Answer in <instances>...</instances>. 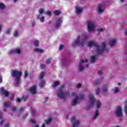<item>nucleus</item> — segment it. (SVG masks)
Returning a JSON list of instances; mask_svg holds the SVG:
<instances>
[{"instance_id": "nucleus-52", "label": "nucleus", "mask_w": 127, "mask_h": 127, "mask_svg": "<svg viewBox=\"0 0 127 127\" xmlns=\"http://www.w3.org/2000/svg\"><path fill=\"white\" fill-rule=\"evenodd\" d=\"M102 73H103V71H102V70H99V71L98 72V75H102Z\"/></svg>"}, {"instance_id": "nucleus-46", "label": "nucleus", "mask_w": 127, "mask_h": 127, "mask_svg": "<svg viewBox=\"0 0 127 127\" xmlns=\"http://www.w3.org/2000/svg\"><path fill=\"white\" fill-rule=\"evenodd\" d=\"M30 123H31V124H36V121H35L34 120H33V119H31L30 121Z\"/></svg>"}, {"instance_id": "nucleus-4", "label": "nucleus", "mask_w": 127, "mask_h": 127, "mask_svg": "<svg viewBox=\"0 0 127 127\" xmlns=\"http://www.w3.org/2000/svg\"><path fill=\"white\" fill-rule=\"evenodd\" d=\"M64 88H65V85H62L58 91V97L60 99H64L65 97H67L70 94L68 91L63 92Z\"/></svg>"}, {"instance_id": "nucleus-20", "label": "nucleus", "mask_w": 127, "mask_h": 127, "mask_svg": "<svg viewBox=\"0 0 127 127\" xmlns=\"http://www.w3.org/2000/svg\"><path fill=\"white\" fill-rule=\"evenodd\" d=\"M44 76H45V72H44V71L41 72L39 75V79H43V78H44Z\"/></svg>"}, {"instance_id": "nucleus-5", "label": "nucleus", "mask_w": 127, "mask_h": 127, "mask_svg": "<svg viewBox=\"0 0 127 127\" xmlns=\"http://www.w3.org/2000/svg\"><path fill=\"white\" fill-rule=\"evenodd\" d=\"M95 25H94V23H92L91 21H89L87 23V29L88 31L89 32H91V31H94V27Z\"/></svg>"}, {"instance_id": "nucleus-1", "label": "nucleus", "mask_w": 127, "mask_h": 127, "mask_svg": "<svg viewBox=\"0 0 127 127\" xmlns=\"http://www.w3.org/2000/svg\"><path fill=\"white\" fill-rule=\"evenodd\" d=\"M87 46H88V47H92V46L97 47L96 52L98 55L103 54L104 51H105V52L107 53L109 52V49H106V43H105V42L102 43L101 45V49L97 42L90 41L88 43Z\"/></svg>"}, {"instance_id": "nucleus-23", "label": "nucleus", "mask_w": 127, "mask_h": 127, "mask_svg": "<svg viewBox=\"0 0 127 127\" xmlns=\"http://www.w3.org/2000/svg\"><path fill=\"white\" fill-rule=\"evenodd\" d=\"M78 100H79V97H76V98L73 99L72 101V106H75V105L78 103Z\"/></svg>"}, {"instance_id": "nucleus-17", "label": "nucleus", "mask_w": 127, "mask_h": 127, "mask_svg": "<svg viewBox=\"0 0 127 127\" xmlns=\"http://www.w3.org/2000/svg\"><path fill=\"white\" fill-rule=\"evenodd\" d=\"M53 13L54 15L58 16L60 14H61V11H60V10H55L54 11Z\"/></svg>"}, {"instance_id": "nucleus-53", "label": "nucleus", "mask_w": 127, "mask_h": 127, "mask_svg": "<svg viewBox=\"0 0 127 127\" xmlns=\"http://www.w3.org/2000/svg\"><path fill=\"white\" fill-rule=\"evenodd\" d=\"M81 86H82V85H81L80 83H78V84H77V88H81Z\"/></svg>"}, {"instance_id": "nucleus-15", "label": "nucleus", "mask_w": 127, "mask_h": 127, "mask_svg": "<svg viewBox=\"0 0 127 127\" xmlns=\"http://www.w3.org/2000/svg\"><path fill=\"white\" fill-rule=\"evenodd\" d=\"M102 91L104 93H107V92H108V85L105 84L103 85V87H102Z\"/></svg>"}, {"instance_id": "nucleus-16", "label": "nucleus", "mask_w": 127, "mask_h": 127, "mask_svg": "<svg viewBox=\"0 0 127 127\" xmlns=\"http://www.w3.org/2000/svg\"><path fill=\"white\" fill-rule=\"evenodd\" d=\"M96 59H97V57L95 56H92L90 59L91 63H95Z\"/></svg>"}, {"instance_id": "nucleus-54", "label": "nucleus", "mask_w": 127, "mask_h": 127, "mask_svg": "<svg viewBox=\"0 0 127 127\" xmlns=\"http://www.w3.org/2000/svg\"><path fill=\"white\" fill-rule=\"evenodd\" d=\"M4 122V120H1L0 122V125L2 126V124H3V122Z\"/></svg>"}, {"instance_id": "nucleus-37", "label": "nucleus", "mask_w": 127, "mask_h": 127, "mask_svg": "<svg viewBox=\"0 0 127 127\" xmlns=\"http://www.w3.org/2000/svg\"><path fill=\"white\" fill-rule=\"evenodd\" d=\"M126 106L125 107V111L126 115H127V100H126Z\"/></svg>"}, {"instance_id": "nucleus-62", "label": "nucleus", "mask_w": 127, "mask_h": 127, "mask_svg": "<svg viewBox=\"0 0 127 127\" xmlns=\"http://www.w3.org/2000/svg\"><path fill=\"white\" fill-rule=\"evenodd\" d=\"M42 127H45V124H42Z\"/></svg>"}, {"instance_id": "nucleus-51", "label": "nucleus", "mask_w": 127, "mask_h": 127, "mask_svg": "<svg viewBox=\"0 0 127 127\" xmlns=\"http://www.w3.org/2000/svg\"><path fill=\"white\" fill-rule=\"evenodd\" d=\"M12 111L13 112H15V111H16V107H13L12 108Z\"/></svg>"}, {"instance_id": "nucleus-28", "label": "nucleus", "mask_w": 127, "mask_h": 127, "mask_svg": "<svg viewBox=\"0 0 127 127\" xmlns=\"http://www.w3.org/2000/svg\"><path fill=\"white\" fill-rule=\"evenodd\" d=\"M52 121V119L51 118L49 119V120H45V123L46 125H49V124H50Z\"/></svg>"}, {"instance_id": "nucleus-33", "label": "nucleus", "mask_w": 127, "mask_h": 127, "mask_svg": "<svg viewBox=\"0 0 127 127\" xmlns=\"http://www.w3.org/2000/svg\"><path fill=\"white\" fill-rule=\"evenodd\" d=\"M34 44L35 46L37 47L39 45V42L38 41V40H36L34 41Z\"/></svg>"}, {"instance_id": "nucleus-63", "label": "nucleus", "mask_w": 127, "mask_h": 127, "mask_svg": "<svg viewBox=\"0 0 127 127\" xmlns=\"http://www.w3.org/2000/svg\"><path fill=\"white\" fill-rule=\"evenodd\" d=\"M86 67L87 68H88V67H89V64H86Z\"/></svg>"}, {"instance_id": "nucleus-24", "label": "nucleus", "mask_w": 127, "mask_h": 127, "mask_svg": "<svg viewBox=\"0 0 127 127\" xmlns=\"http://www.w3.org/2000/svg\"><path fill=\"white\" fill-rule=\"evenodd\" d=\"M34 52H38L39 53H43V50L35 48L34 49Z\"/></svg>"}, {"instance_id": "nucleus-42", "label": "nucleus", "mask_w": 127, "mask_h": 127, "mask_svg": "<svg viewBox=\"0 0 127 127\" xmlns=\"http://www.w3.org/2000/svg\"><path fill=\"white\" fill-rule=\"evenodd\" d=\"M120 91V89H119V88H115V90H114V93L116 94V93H118V92Z\"/></svg>"}, {"instance_id": "nucleus-55", "label": "nucleus", "mask_w": 127, "mask_h": 127, "mask_svg": "<svg viewBox=\"0 0 127 127\" xmlns=\"http://www.w3.org/2000/svg\"><path fill=\"white\" fill-rule=\"evenodd\" d=\"M2 113H1V112H0V120H1V119H2Z\"/></svg>"}, {"instance_id": "nucleus-35", "label": "nucleus", "mask_w": 127, "mask_h": 127, "mask_svg": "<svg viewBox=\"0 0 127 127\" xmlns=\"http://www.w3.org/2000/svg\"><path fill=\"white\" fill-rule=\"evenodd\" d=\"M52 60V59L49 58L48 60L46 61V64H50V62H51V61Z\"/></svg>"}, {"instance_id": "nucleus-6", "label": "nucleus", "mask_w": 127, "mask_h": 127, "mask_svg": "<svg viewBox=\"0 0 127 127\" xmlns=\"http://www.w3.org/2000/svg\"><path fill=\"white\" fill-rule=\"evenodd\" d=\"M97 7H98V11L99 13H101V12H103L104 10H105V4L104 3L99 4Z\"/></svg>"}, {"instance_id": "nucleus-30", "label": "nucleus", "mask_w": 127, "mask_h": 127, "mask_svg": "<svg viewBox=\"0 0 127 127\" xmlns=\"http://www.w3.org/2000/svg\"><path fill=\"white\" fill-rule=\"evenodd\" d=\"M76 12L77 13H81V12H82V11L83 10V9L79 8H76Z\"/></svg>"}, {"instance_id": "nucleus-27", "label": "nucleus", "mask_w": 127, "mask_h": 127, "mask_svg": "<svg viewBox=\"0 0 127 127\" xmlns=\"http://www.w3.org/2000/svg\"><path fill=\"white\" fill-rule=\"evenodd\" d=\"M98 116H99V110H97L95 111V114L94 119H97V118H98Z\"/></svg>"}, {"instance_id": "nucleus-48", "label": "nucleus", "mask_w": 127, "mask_h": 127, "mask_svg": "<svg viewBox=\"0 0 127 127\" xmlns=\"http://www.w3.org/2000/svg\"><path fill=\"white\" fill-rule=\"evenodd\" d=\"M46 14H48V15H51L52 14V13H51V12H50V11H48L47 12H46Z\"/></svg>"}, {"instance_id": "nucleus-21", "label": "nucleus", "mask_w": 127, "mask_h": 127, "mask_svg": "<svg viewBox=\"0 0 127 127\" xmlns=\"http://www.w3.org/2000/svg\"><path fill=\"white\" fill-rule=\"evenodd\" d=\"M116 42H117V41L116 40V39H113L112 40L111 42H110L109 43V45L112 47L114 46V45H115V44H116Z\"/></svg>"}, {"instance_id": "nucleus-8", "label": "nucleus", "mask_w": 127, "mask_h": 127, "mask_svg": "<svg viewBox=\"0 0 127 127\" xmlns=\"http://www.w3.org/2000/svg\"><path fill=\"white\" fill-rule=\"evenodd\" d=\"M80 36H78L77 38V40L75 41V45H78V46H81V47H83L84 46V42H80Z\"/></svg>"}, {"instance_id": "nucleus-26", "label": "nucleus", "mask_w": 127, "mask_h": 127, "mask_svg": "<svg viewBox=\"0 0 127 127\" xmlns=\"http://www.w3.org/2000/svg\"><path fill=\"white\" fill-rule=\"evenodd\" d=\"M15 49L14 50H11L9 52H8V54L9 55H10V54H15Z\"/></svg>"}, {"instance_id": "nucleus-9", "label": "nucleus", "mask_w": 127, "mask_h": 127, "mask_svg": "<svg viewBox=\"0 0 127 127\" xmlns=\"http://www.w3.org/2000/svg\"><path fill=\"white\" fill-rule=\"evenodd\" d=\"M28 91H29V92H30L32 95H35V94H36V86H32L28 89Z\"/></svg>"}, {"instance_id": "nucleus-25", "label": "nucleus", "mask_w": 127, "mask_h": 127, "mask_svg": "<svg viewBox=\"0 0 127 127\" xmlns=\"http://www.w3.org/2000/svg\"><path fill=\"white\" fill-rule=\"evenodd\" d=\"M60 84V83L59 81H54V84H53L52 87H53V88H55L56 87H57V86H58Z\"/></svg>"}, {"instance_id": "nucleus-56", "label": "nucleus", "mask_w": 127, "mask_h": 127, "mask_svg": "<svg viewBox=\"0 0 127 127\" xmlns=\"http://www.w3.org/2000/svg\"><path fill=\"white\" fill-rule=\"evenodd\" d=\"M4 127H9V124L7 123V124L5 125Z\"/></svg>"}, {"instance_id": "nucleus-57", "label": "nucleus", "mask_w": 127, "mask_h": 127, "mask_svg": "<svg viewBox=\"0 0 127 127\" xmlns=\"http://www.w3.org/2000/svg\"><path fill=\"white\" fill-rule=\"evenodd\" d=\"M71 96H76V93H75V92H72V93H71Z\"/></svg>"}, {"instance_id": "nucleus-14", "label": "nucleus", "mask_w": 127, "mask_h": 127, "mask_svg": "<svg viewBox=\"0 0 127 127\" xmlns=\"http://www.w3.org/2000/svg\"><path fill=\"white\" fill-rule=\"evenodd\" d=\"M61 23H62V18H59L57 20V22L55 25V27H59Z\"/></svg>"}, {"instance_id": "nucleus-31", "label": "nucleus", "mask_w": 127, "mask_h": 127, "mask_svg": "<svg viewBox=\"0 0 127 127\" xmlns=\"http://www.w3.org/2000/svg\"><path fill=\"white\" fill-rule=\"evenodd\" d=\"M5 8V5L2 3H0V9H3Z\"/></svg>"}, {"instance_id": "nucleus-3", "label": "nucleus", "mask_w": 127, "mask_h": 127, "mask_svg": "<svg viewBox=\"0 0 127 127\" xmlns=\"http://www.w3.org/2000/svg\"><path fill=\"white\" fill-rule=\"evenodd\" d=\"M11 75L12 77L14 78L16 85H19L20 84V77H21V75H22L21 71L13 70Z\"/></svg>"}, {"instance_id": "nucleus-2", "label": "nucleus", "mask_w": 127, "mask_h": 127, "mask_svg": "<svg viewBox=\"0 0 127 127\" xmlns=\"http://www.w3.org/2000/svg\"><path fill=\"white\" fill-rule=\"evenodd\" d=\"M89 101H90V103L89 106H87L86 108V110H89L90 108L94 107V105H95V103H96V107L97 109H99L100 107H101V102L99 100H96V99L94 98V95H89Z\"/></svg>"}, {"instance_id": "nucleus-38", "label": "nucleus", "mask_w": 127, "mask_h": 127, "mask_svg": "<svg viewBox=\"0 0 127 127\" xmlns=\"http://www.w3.org/2000/svg\"><path fill=\"white\" fill-rule=\"evenodd\" d=\"M28 76V72L27 71H24V78H27V77Z\"/></svg>"}, {"instance_id": "nucleus-45", "label": "nucleus", "mask_w": 127, "mask_h": 127, "mask_svg": "<svg viewBox=\"0 0 127 127\" xmlns=\"http://www.w3.org/2000/svg\"><path fill=\"white\" fill-rule=\"evenodd\" d=\"M64 47V46H63V45H61L59 48V50H62V49H63Z\"/></svg>"}, {"instance_id": "nucleus-60", "label": "nucleus", "mask_w": 127, "mask_h": 127, "mask_svg": "<svg viewBox=\"0 0 127 127\" xmlns=\"http://www.w3.org/2000/svg\"><path fill=\"white\" fill-rule=\"evenodd\" d=\"M14 97V95H12V96L11 97V100H13Z\"/></svg>"}, {"instance_id": "nucleus-18", "label": "nucleus", "mask_w": 127, "mask_h": 127, "mask_svg": "<svg viewBox=\"0 0 127 127\" xmlns=\"http://www.w3.org/2000/svg\"><path fill=\"white\" fill-rule=\"evenodd\" d=\"M100 83H101V79H97L95 80L94 82V85H95L96 86H99Z\"/></svg>"}, {"instance_id": "nucleus-32", "label": "nucleus", "mask_w": 127, "mask_h": 127, "mask_svg": "<svg viewBox=\"0 0 127 127\" xmlns=\"http://www.w3.org/2000/svg\"><path fill=\"white\" fill-rule=\"evenodd\" d=\"M24 111V108L23 107H21L20 109H18L17 111V113H21Z\"/></svg>"}, {"instance_id": "nucleus-44", "label": "nucleus", "mask_w": 127, "mask_h": 127, "mask_svg": "<svg viewBox=\"0 0 127 127\" xmlns=\"http://www.w3.org/2000/svg\"><path fill=\"white\" fill-rule=\"evenodd\" d=\"M41 22H44V17H42L40 18Z\"/></svg>"}, {"instance_id": "nucleus-64", "label": "nucleus", "mask_w": 127, "mask_h": 127, "mask_svg": "<svg viewBox=\"0 0 127 127\" xmlns=\"http://www.w3.org/2000/svg\"><path fill=\"white\" fill-rule=\"evenodd\" d=\"M26 117H27V114H26V117H23V119H25V118Z\"/></svg>"}, {"instance_id": "nucleus-59", "label": "nucleus", "mask_w": 127, "mask_h": 127, "mask_svg": "<svg viewBox=\"0 0 127 127\" xmlns=\"http://www.w3.org/2000/svg\"><path fill=\"white\" fill-rule=\"evenodd\" d=\"M1 82H2V78L1 76H0V83H1Z\"/></svg>"}, {"instance_id": "nucleus-34", "label": "nucleus", "mask_w": 127, "mask_h": 127, "mask_svg": "<svg viewBox=\"0 0 127 127\" xmlns=\"http://www.w3.org/2000/svg\"><path fill=\"white\" fill-rule=\"evenodd\" d=\"M15 53H17V54H20V53H21V51H20L18 48L15 49Z\"/></svg>"}, {"instance_id": "nucleus-29", "label": "nucleus", "mask_w": 127, "mask_h": 127, "mask_svg": "<svg viewBox=\"0 0 127 127\" xmlns=\"http://www.w3.org/2000/svg\"><path fill=\"white\" fill-rule=\"evenodd\" d=\"M97 30L99 32V33L97 34V35H99V34H100V32H103V31H104L105 30V29H104L103 28H99L97 29Z\"/></svg>"}, {"instance_id": "nucleus-49", "label": "nucleus", "mask_w": 127, "mask_h": 127, "mask_svg": "<svg viewBox=\"0 0 127 127\" xmlns=\"http://www.w3.org/2000/svg\"><path fill=\"white\" fill-rule=\"evenodd\" d=\"M10 32V29H8L6 31L5 34H9Z\"/></svg>"}, {"instance_id": "nucleus-19", "label": "nucleus", "mask_w": 127, "mask_h": 127, "mask_svg": "<svg viewBox=\"0 0 127 127\" xmlns=\"http://www.w3.org/2000/svg\"><path fill=\"white\" fill-rule=\"evenodd\" d=\"M80 125V121H76L72 126V127H78Z\"/></svg>"}, {"instance_id": "nucleus-47", "label": "nucleus", "mask_w": 127, "mask_h": 127, "mask_svg": "<svg viewBox=\"0 0 127 127\" xmlns=\"http://www.w3.org/2000/svg\"><path fill=\"white\" fill-rule=\"evenodd\" d=\"M76 119V118L75 117H71L70 118V122H75V120Z\"/></svg>"}, {"instance_id": "nucleus-12", "label": "nucleus", "mask_w": 127, "mask_h": 127, "mask_svg": "<svg viewBox=\"0 0 127 127\" xmlns=\"http://www.w3.org/2000/svg\"><path fill=\"white\" fill-rule=\"evenodd\" d=\"M10 106V102L8 101L7 102H5L3 104V107H4V109H3V112H6V109L8 108Z\"/></svg>"}, {"instance_id": "nucleus-22", "label": "nucleus", "mask_w": 127, "mask_h": 127, "mask_svg": "<svg viewBox=\"0 0 127 127\" xmlns=\"http://www.w3.org/2000/svg\"><path fill=\"white\" fill-rule=\"evenodd\" d=\"M44 85H45V80H41L39 84V86L40 88H42L43 86H44Z\"/></svg>"}, {"instance_id": "nucleus-36", "label": "nucleus", "mask_w": 127, "mask_h": 127, "mask_svg": "<svg viewBox=\"0 0 127 127\" xmlns=\"http://www.w3.org/2000/svg\"><path fill=\"white\" fill-rule=\"evenodd\" d=\"M39 12L40 14H42V13H44V9L43 8H40L39 10Z\"/></svg>"}, {"instance_id": "nucleus-61", "label": "nucleus", "mask_w": 127, "mask_h": 127, "mask_svg": "<svg viewBox=\"0 0 127 127\" xmlns=\"http://www.w3.org/2000/svg\"><path fill=\"white\" fill-rule=\"evenodd\" d=\"M48 100V97H47L44 101V102L45 103L46 102H47V100Z\"/></svg>"}, {"instance_id": "nucleus-13", "label": "nucleus", "mask_w": 127, "mask_h": 127, "mask_svg": "<svg viewBox=\"0 0 127 127\" xmlns=\"http://www.w3.org/2000/svg\"><path fill=\"white\" fill-rule=\"evenodd\" d=\"M26 100H27V96H23L21 99H20L19 98H17L16 101L17 103H20V102H21V101L22 100L25 102Z\"/></svg>"}, {"instance_id": "nucleus-39", "label": "nucleus", "mask_w": 127, "mask_h": 127, "mask_svg": "<svg viewBox=\"0 0 127 127\" xmlns=\"http://www.w3.org/2000/svg\"><path fill=\"white\" fill-rule=\"evenodd\" d=\"M76 98H78V100L79 99H80V100H82V99H84V95H81L79 96H77Z\"/></svg>"}, {"instance_id": "nucleus-58", "label": "nucleus", "mask_w": 127, "mask_h": 127, "mask_svg": "<svg viewBox=\"0 0 127 127\" xmlns=\"http://www.w3.org/2000/svg\"><path fill=\"white\" fill-rule=\"evenodd\" d=\"M32 26H34V25H35V21H34L32 23Z\"/></svg>"}, {"instance_id": "nucleus-11", "label": "nucleus", "mask_w": 127, "mask_h": 127, "mask_svg": "<svg viewBox=\"0 0 127 127\" xmlns=\"http://www.w3.org/2000/svg\"><path fill=\"white\" fill-rule=\"evenodd\" d=\"M0 92L1 93V94H2V95H4L5 97H8V95H9V93L8 92V91L4 90V88L3 87H1Z\"/></svg>"}, {"instance_id": "nucleus-50", "label": "nucleus", "mask_w": 127, "mask_h": 127, "mask_svg": "<svg viewBox=\"0 0 127 127\" xmlns=\"http://www.w3.org/2000/svg\"><path fill=\"white\" fill-rule=\"evenodd\" d=\"M88 37H89V36L87 35H85L83 36V39H87Z\"/></svg>"}, {"instance_id": "nucleus-40", "label": "nucleus", "mask_w": 127, "mask_h": 127, "mask_svg": "<svg viewBox=\"0 0 127 127\" xmlns=\"http://www.w3.org/2000/svg\"><path fill=\"white\" fill-rule=\"evenodd\" d=\"M45 64H41L40 65V67L41 68V69H44V68H45Z\"/></svg>"}, {"instance_id": "nucleus-41", "label": "nucleus", "mask_w": 127, "mask_h": 127, "mask_svg": "<svg viewBox=\"0 0 127 127\" xmlns=\"http://www.w3.org/2000/svg\"><path fill=\"white\" fill-rule=\"evenodd\" d=\"M17 35H18V32H17V31H15L14 33V37H16Z\"/></svg>"}, {"instance_id": "nucleus-7", "label": "nucleus", "mask_w": 127, "mask_h": 127, "mask_svg": "<svg viewBox=\"0 0 127 127\" xmlns=\"http://www.w3.org/2000/svg\"><path fill=\"white\" fill-rule=\"evenodd\" d=\"M116 115L118 118H122L123 117V112L122 111V107H119L116 110Z\"/></svg>"}, {"instance_id": "nucleus-43", "label": "nucleus", "mask_w": 127, "mask_h": 127, "mask_svg": "<svg viewBox=\"0 0 127 127\" xmlns=\"http://www.w3.org/2000/svg\"><path fill=\"white\" fill-rule=\"evenodd\" d=\"M95 92L97 94V95H99L100 94V88H97Z\"/></svg>"}, {"instance_id": "nucleus-10", "label": "nucleus", "mask_w": 127, "mask_h": 127, "mask_svg": "<svg viewBox=\"0 0 127 127\" xmlns=\"http://www.w3.org/2000/svg\"><path fill=\"white\" fill-rule=\"evenodd\" d=\"M87 62H88L87 59H85V60H81V62L79 64V67H80V68L79 69V71H82L84 70V66H82V64H83V63H86Z\"/></svg>"}]
</instances>
